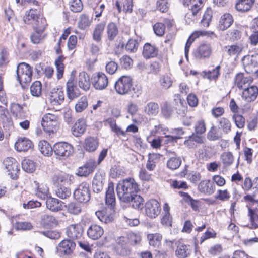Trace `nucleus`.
Listing matches in <instances>:
<instances>
[{
	"label": "nucleus",
	"instance_id": "nucleus-62",
	"mask_svg": "<svg viewBox=\"0 0 258 258\" xmlns=\"http://www.w3.org/2000/svg\"><path fill=\"white\" fill-rule=\"evenodd\" d=\"M206 124L203 119L198 120L195 124V132L196 134L201 135L206 131Z\"/></svg>",
	"mask_w": 258,
	"mask_h": 258
},
{
	"label": "nucleus",
	"instance_id": "nucleus-31",
	"mask_svg": "<svg viewBox=\"0 0 258 258\" xmlns=\"http://www.w3.org/2000/svg\"><path fill=\"white\" fill-rule=\"evenodd\" d=\"M144 58L149 59L156 57L158 54V49L150 43H146L143 47L142 52Z\"/></svg>",
	"mask_w": 258,
	"mask_h": 258
},
{
	"label": "nucleus",
	"instance_id": "nucleus-64",
	"mask_svg": "<svg viewBox=\"0 0 258 258\" xmlns=\"http://www.w3.org/2000/svg\"><path fill=\"white\" fill-rule=\"evenodd\" d=\"M173 111V107L170 104L165 103L161 107V113L166 118H169Z\"/></svg>",
	"mask_w": 258,
	"mask_h": 258
},
{
	"label": "nucleus",
	"instance_id": "nucleus-48",
	"mask_svg": "<svg viewBox=\"0 0 258 258\" xmlns=\"http://www.w3.org/2000/svg\"><path fill=\"white\" fill-rule=\"evenodd\" d=\"M18 107L19 108V110L17 113H16L15 117L17 120H19V124L20 126L22 129L27 130L29 128L30 121L28 120H22V117L21 113L22 112V109L20 107L19 105H18Z\"/></svg>",
	"mask_w": 258,
	"mask_h": 258
},
{
	"label": "nucleus",
	"instance_id": "nucleus-47",
	"mask_svg": "<svg viewBox=\"0 0 258 258\" xmlns=\"http://www.w3.org/2000/svg\"><path fill=\"white\" fill-rule=\"evenodd\" d=\"M69 213L73 215H78L82 211V204L80 203L71 202L67 206Z\"/></svg>",
	"mask_w": 258,
	"mask_h": 258
},
{
	"label": "nucleus",
	"instance_id": "nucleus-15",
	"mask_svg": "<svg viewBox=\"0 0 258 258\" xmlns=\"http://www.w3.org/2000/svg\"><path fill=\"white\" fill-rule=\"evenodd\" d=\"M66 234L72 239H80L83 234V227L80 224L70 225L67 228Z\"/></svg>",
	"mask_w": 258,
	"mask_h": 258
},
{
	"label": "nucleus",
	"instance_id": "nucleus-5",
	"mask_svg": "<svg viewBox=\"0 0 258 258\" xmlns=\"http://www.w3.org/2000/svg\"><path fill=\"white\" fill-rule=\"evenodd\" d=\"M53 150L56 157L59 159L66 158L73 152V146L67 142H58L53 146Z\"/></svg>",
	"mask_w": 258,
	"mask_h": 258
},
{
	"label": "nucleus",
	"instance_id": "nucleus-56",
	"mask_svg": "<svg viewBox=\"0 0 258 258\" xmlns=\"http://www.w3.org/2000/svg\"><path fill=\"white\" fill-rule=\"evenodd\" d=\"M88 106V100L85 96L80 98L75 105V110L77 112H81Z\"/></svg>",
	"mask_w": 258,
	"mask_h": 258
},
{
	"label": "nucleus",
	"instance_id": "nucleus-43",
	"mask_svg": "<svg viewBox=\"0 0 258 258\" xmlns=\"http://www.w3.org/2000/svg\"><path fill=\"white\" fill-rule=\"evenodd\" d=\"M46 22L45 19L38 16L34 21V23L31 25L36 32H43L46 26Z\"/></svg>",
	"mask_w": 258,
	"mask_h": 258
},
{
	"label": "nucleus",
	"instance_id": "nucleus-41",
	"mask_svg": "<svg viewBox=\"0 0 258 258\" xmlns=\"http://www.w3.org/2000/svg\"><path fill=\"white\" fill-rule=\"evenodd\" d=\"M105 25L104 23H101L95 26L92 36L93 40L96 42H101Z\"/></svg>",
	"mask_w": 258,
	"mask_h": 258
},
{
	"label": "nucleus",
	"instance_id": "nucleus-4",
	"mask_svg": "<svg viewBox=\"0 0 258 258\" xmlns=\"http://www.w3.org/2000/svg\"><path fill=\"white\" fill-rule=\"evenodd\" d=\"M133 87V79L128 76L120 77L115 82L114 87L116 92L120 95L128 94Z\"/></svg>",
	"mask_w": 258,
	"mask_h": 258
},
{
	"label": "nucleus",
	"instance_id": "nucleus-58",
	"mask_svg": "<svg viewBox=\"0 0 258 258\" xmlns=\"http://www.w3.org/2000/svg\"><path fill=\"white\" fill-rule=\"evenodd\" d=\"M221 160L224 166H229L234 161V157L232 153L230 152H224L221 155Z\"/></svg>",
	"mask_w": 258,
	"mask_h": 258
},
{
	"label": "nucleus",
	"instance_id": "nucleus-50",
	"mask_svg": "<svg viewBox=\"0 0 258 258\" xmlns=\"http://www.w3.org/2000/svg\"><path fill=\"white\" fill-rule=\"evenodd\" d=\"M41 223L44 225L52 226L57 224V220L52 215L43 214L41 217Z\"/></svg>",
	"mask_w": 258,
	"mask_h": 258
},
{
	"label": "nucleus",
	"instance_id": "nucleus-18",
	"mask_svg": "<svg viewBox=\"0 0 258 258\" xmlns=\"http://www.w3.org/2000/svg\"><path fill=\"white\" fill-rule=\"evenodd\" d=\"M244 46L241 43L229 45L224 47V51L230 57H237L244 49Z\"/></svg>",
	"mask_w": 258,
	"mask_h": 258
},
{
	"label": "nucleus",
	"instance_id": "nucleus-45",
	"mask_svg": "<svg viewBox=\"0 0 258 258\" xmlns=\"http://www.w3.org/2000/svg\"><path fill=\"white\" fill-rule=\"evenodd\" d=\"M136 193L132 195V199L130 200L132 206L137 209H141L143 208L144 200L143 198Z\"/></svg>",
	"mask_w": 258,
	"mask_h": 258
},
{
	"label": "nucleus",
	"instance_id": "nucleus-34",
	"mask_svg": "<svg viewBox=\"0 0 258 258\" xmlns=\"http://www.w3.org/2000/svg\"><path fill=\"white\" fill-rule=\"evenodd\" d=\"M191 251L189 245L180 243L177 246L175 254L179 258H186L190 254Z\"/></svg>",
	"mask_w": 258,
	"mask_h": 258
},
{
	"label": "nucleus",
	"instance_id": "nucleus-20",
	"mask_svg": "<svg viewBox=\"0 0 258 258\" xmlns=\"http://www.w3.org/2000/svg\"><path fill=\"white\" fill-rule=\"evenodd\" d=\"M252 79L248 77L244 76L243 73L237 74L234 79L235 85L240 89L248 87L252 83Z\"/></svg>",
	"mask_w": 258,
	"mask_h": 258
},
{
	"label": "nucleus",
	"instance_id": "nucleus-11",
	"mask_svg": "<svg viewBox=\"0 0 258 258\" xmlns=\"http://www.w3.org/2000/svg\"><path fill=\"white\" fill-rule=\"evenodd\" d=\"M5 169L12 179H17L19 172L18 163L13 158H7L3 162Z\"/></svg>",
	"mask_w": 258,
	"mask_h": 258
},
{
	"label": "nucleus",
	"instance_id": "nucleus-57",
	"mask_svg": "<svg viewBox=\"0 0 258 258\" xmlns=\"http://www.w3.org/2000/svg\"><path fill=\"white\" fill-rule=\"evenodd\" d=\"M203 0H180L184 6L188 8H198L201 9L203 7Z\"/></svg>",
	"mask_w": 258,
	"mask_h": 258
},
{
	"label": "nucleus",
	"instance_id": "nucleus-3",
	"mask_svg": "<svg viewBox=\"0 0 258 258\" xmlns=\"http://www.w3.org/2000/svg\"><path fill=\"white\" fill-rule=\"evenodd\" d=\"M16 72L17 79L22 86L31 81L32 68L29 64L25 62L19 63L17 66Z\"/></svg>",
	"mask_w": 258,
	"mask_h": 258
},
{
	"label": "nucleus",
	"instance_id": "nucleus-1",
	"mask_svg": "<svg viewBox=\"0 0 258 258\" xmlns=\"http://www.w3.org/2000/svg\"><path fill=\"white\" fill-rule=\"evenodd\" d=\"M139 190L138 184L133 178H127L120 181L116 186L117 195L120 201L129 203L132 195Z\"/></svg>",
	"mask_w": 258,
	"mask_h": 258
},
{
	"label": "nucleus",
	"instance_id": "nucleus-55",
	"mask_svg": "<svg viewBox=\"0 0 258 258\" xmlns=\"http://www.w3.org/2000/svg\"><path fill=\"white\" fill-rule=\"evenodd\" d=\"M181 160L176 156L171 157L167 161V167L171 170L177 169L181 165Z\"/></svg>",
	"mask_w": 258,
	"mask_h": 258
},
{
	"label": "nucleus",
	"instance_id": "nucleus-36",
	"mask_svg": "<svg viewBox=\"0 0 258 258\" xmlns=\"http://www.w3.org/2000/svg\"><path fill=\"white\" fill-rule=\"evenodd\" d=\"M46 207L52 211H58L61 210L62 202L56 198L49 197L45 202Z\"/></svg>",
	"mask_w": 258,
	"mask_h": 258
},
{
	"label": "nucleus",
	"instance_id": "nucleus-26",
	"mask_svg": "<svg viewBox=\"0 0 258 258\" xmlns=\"http://www.w3.org/2000/svg\"><path fill=\"white\" fill-rule=\"evenodd\" d=\"M105 202L110 208H113L115 205V196L114 190V185L110 182L108 184L107 190L106 191Z\"/></svg>",
	"mask_w": 258,
	"mask_h": 258
},
{
	"label": "nucleus",
	"instance_id": "nucleus-29",
	"mask_svg": "<svg viewBox=\"0 0 258 258\" xmlns=\"http://www.w3.org/2000/svg\"><path fill=\"white\" fill-rule=\"evenodd\" d=\"M233 22V19L231 14L229 13L224 14L221 16L220 19L218 28L220 30L224 31L229 28Z\"/></svg>",
	"mask_w": 258,
	"mask_h": 258
},
{
	"label": "nucleus",
	"instance_id": "nucleus-27",
	"mask_svg": "<svg viewBox=\"0 0 258 258\" xmlns=\"http://www.w3.org/2000/svg\"><path fill=\"white\" fill-rule=\"evenodd\" d=\"M78 83L79 87L85 91H88L91 86L90 78L85 72H82L79 73Z\"/></svg>",
	"mask_w": 258,
	"mask_h": 258
},
{
	"label": "nucleus",
	"instance_id": "nucleus-19",
	"mask_svg": "<svg viewBox=\"0 0 258 258\" xmlns=\"http://www.w3.org/2000/svg\"><path fill=\"white\" fill-rule=\"evenodd\" d=\"M33 147L32 141L26 137L19 138L15 144V148L19 152H26Z\"/></svg>",
	"mask_w": 258,
	"mask_h": 258
},
{
	"label": "nucleus",
	"instance_id": "nucleus-42",
	"mask_svg": "<svg viewBox=\"0 0 258 258\" xmlns=\"http://www.w3.org/2000/svg\"><path fill=\"white\" fill-rule=\"evenodd\" d=\"M149 244L154 247H158L161 243L162 236L161 234H149L147 236Z\"/></svg>",
	"mask_w": 258,
	"mask_h": 258
},
{
	"label": "nucleus",
	"instance_id": "nucleus-14",
	"mask_svg": "<svg viewBox=\"0 0 258 258\" xmlns=\"http://www.w3.org/2000/svg\"><path fill=\"white\" fill-rule=\"evenodd\" d=\"M71 178L69 174L61 172L54 174L52 179L53 184L58 187L71 185L72 183Z\"/></svg>",
	"mask_w": 258,
	"mask_h": 258
},
{
	"label": "nucleus",
	"instance_id": "nucleus-22",
	"mask_svg": "<svg viewBox=\"0 0 258 258\" xmlns=\"http://www.w3.org/2000/svg\"><path fill=\"white\" fill-rule=\"evenodd\" d=\"M66 91L67 96L70 100H73L79 96V91L75 85L73 78H70L67 82Z\"/></svg>",
	"mask_w": 258,
	"mask_h": 258
},
{
	"label": "nucleus",
	"instance_id": "nucleus-40",
	"mask_svg": "<svg viewBox=\"0 0 258 258\" xmlns=\"http://www.w3.org/2000/svg\"><path fill=\"white\" fill-rule=\"evenodd\" d=\"M38 147L41 153L46 156H49L53 151V147H51L48 142L44 140L39 142Z\"/></svg>",
	"mask_w": 258,
	"mask_h": 258
},
{
	"label": "nucleus",
	"instance_id": "nucleus-8",
	"mask_svg": "<svg viewBox=\"0 0 258 258\" xmlns=\"http://www.w3.org/2000/svg\"><path fill=\"white\" fill-rule=\"evenodd\" d=\"M212 53V48L209 43H202L200 44L193 51L194 56L198 59H205L209 58Z\"/></svg>",
	"mask_w": 258,
	"mask_h": 258
},
{
	"label": "nucleus",
	"instance_id": "nucleus-60",
	"mask_svg": "<svg viewBox=\"0 0 258 258\" xmlns=\"http://www.w3.org/2000/svg\"><path fill=\"white\" fill-rule=\"evenodd\" d=\"M139 43L137 40L130 39L125 46V49L128 52H135L137 51Z\"/></svg>",
	"mask_w": 258,
	"mask_h": 258
},
{
	"label": "nucleus",
	"instance_id": "nucleus-10",
	"mask_svg": "<svg viewBox=\"0 0 258 258\" xmlns=\"http://www.w3.org/2000/svg\"><path fill=\"white\" fill-rule=\"evenodd\" d=\"M76 244L70 239H64L60 242L56 247V252L60 256L70 255L75 247Z\"/></svg>",
	"mask_w": 258,
	"mask_h": 258
},
{
	"label": "nucleus",
	"instance_id": "nucleus-59",
	"mask_svg": "<svg viewBox=\"0 0 258 258\" xmlns=\"http://www.w3.org/2000/svg\"><path fill=\"white\" fill-rule=\"evenodd\" d=\"M42 86L39 81L34 82L30 87V91L32 95L38 97L41 94Z\"/></svg>",
	"mask_w": 258,
	"mask_h": 258
},
{
	"label": "nucleus",
	"instance_id": "nucleus-28",
	"mask_svg": "<svg viewBox=\"0 0 258 258\" xmlns=\"http://www.w3.org/2000/svg\"><path fill=\"white\" fill-rule=\"evenodd\" d=\"M64 95L63 92L57 89L56 90L51 92L50 96V100L53 105L61 104L64 101Z\"/></svg>",
	"mask_w": 258,
	"mask_h": 258
},
{
	"label": "nucleus",
	"instance_id": "nucleus-23",
	"mask_svg": "<svg viewBox=\"0 0 258 258\" xmlns=\"http://www.w3.org/2000/svg\"><path fill=\"white\" fill-rule=\"evenodd\" d=\"M86 126L85 120L83 118H79L72 128V134L76 137L80 136L85 133Z\"/></svg>",
	"mask_w": 258,
	"mask_h": 258
},
{
	"label": "nucleus",
	"instance_id": "nucleus-17",
	"mask_svg": "<svg viewBox=\"0 0 258 258\" xmlns=\"http://www.w3.org/2000/svg\"><path fill=\"white\" fill-rule=\"evenodd\" d=\"M96 215L101 222L107 224L113 221L114 219V210L113 208L108 207L96 212Z\"/></svg>",
	"mask_w": 258,
	"mask_h": 258
},
{
	"label": "nucleus",
	"instance_id": "nucleus-37",
	"mask_svg": "<svg viewBox=\"0 0 258 258\" xmlns=\"http://www.w3.org/2000/svg\"><path fill=\"white\" fill-rule=\"evenodd\" d=\"M254 0H238L235 5L236 9L241 12L249 11L254 3Z\"/></svg>",
	"mask_w": 258,
	"mask_h": 258
},
{
	"label": "nucleus",
	"instance_id": "nucleus-9",
	"mask_svg": "<svg viewBox=\"0 0 258 258\" xmlns=\"http://www.w3.org/2000/svg\"><path fill=\"white\" fill-rule=\"evenodd\" d=\"M145 211L147 216L151 218H155L160 213V205L157 200H150L145 205Z\"/></svg>",
	"mask_w": 258,
	"mask_h": 258
},
{
	"label": "nucleus",
	"instance_id": "nucleus-24",
	"mask_svg": "<svg viewBox=\"0 0 258 258\" xmlns=\"http://www.w3.org/2000/svg\"><path fill=\"white\" fill-rule=\"evenodd\" d=\"M103 229L97 224H92L87 230V235L93 240L99 239L103 234Z\"/></svg>",
	"mask_w": 258,
	"mask_h": 258
},
{
	"label": "nucleus",
	"instance_id": "nucleus-35",
	"mask_svg": "<svg viewBox=\"0 0 258 258\" xmlns=\"http://www.w3.org/2000/svg\"><path fill=\"white\" fill-rule=\"evenodd\" d=\"M99 145L98 140L94 137H89L84 141V148L88 152L95 151Z\"/></svg>",
	"mask_w": 258,
	"mask_h": 258
},
{
	"label": "nucleus",
	"instance_id": "nucleus-6",
	"mask_svg": "<svg viewBox=\"0 0 258 258\" xmlns=\"http://www.w3.org/2000/svg\"><path fill=\"white\" fill-rule=\"evenodd\" d=\"M74 197L80 203H86L90 199V190L89 184L82 182L74 192Z\"/></svg>",
	"mask_w": 258,
	"mask_h": 258
},
{
	"label": "nucleus",
	"instance_id": "nucleus-46",
	"mask_svg": "<svg viewBox=\"0 0 258 258\" xmlns=\"http://www.w3.org/2000/svg\"><path fill=\"white\" fill-rule=\"evenodd\" d=\"M69 185H65L58 187L56 190V194L59 198L64 199H67L71 195V190L69 188Z\"/></svg>",
	"mask_w": 258,
	"mask_h": 258
},
{
	"label": "nucleus",
	"instance_id": "nucleus-39",
	"mask_svg": "<svg viewBox=\"0 0 258 258\" xmlns=\"http://www.w3.org/2000/svg\"><path fill=\"white\" fill-rule=\"evenodd\" d=\"M144 112L149 116H155L159 111V106L158 104L154 102L147 103L144 108Z\"/></svg>",
	"mask_w": 258,
	"mask_h": 258
},
{
	"label": "nucleus",
	"instance_id": "nucleus-38",
	"mask_svg": "<svg viewBox=\"0 0 258 258\" xmlns=\"http://www.w3.org/2000/svg\"><path fill=\"white\" fill-rule=\"evenodd\" d=\"M38 16L37 10L31 9L29 11H26L23 20L25 24L32 25Z\"/></svg>",
	"mask_w": 258,
	"mask_h": 258
},
{
	"label": "nucleus",
	"instance_id": "nucleus-54",
	"mask_svg": "<svg viewBox=\"0 0 258 258\" xmlns=\"http://www.w3.org/2000/svg\"><path fill=\"white\" fill-rule=\"evenodd\" d=\"M221 137L219 130L215 126H212L207 134V138L210 141H215L220 139Z\"/></svg>",
	"mask_w": 258,
	"mask_h": 258
},
{
	"label": "nucleus",
	"instance_id": "nucleus-30",
	"mask_svg": "<svg viewBox=\"0 0 258 258\" xmlns=\"http://www.w3.org/2000/svg\"><path fill=\"white\" fill-rule=\"evenodd\" d=\"M35 186V195L42 200H44L48 197L49 188L46 184H40L37 181H34Z\"/></svg>",
	"mask_w": 258,
	"mask_h": 258
},
{
	"label": "nucleus",
	"instance_id": "nucleus-63",
	"mask_svg": "<svg viewBox=\"0 0 258 258\" xmlns=\"http://www.w3.org/2000/svg\"><path fill=\"white\" fill-rule=\"evenodd\" d=\"M91 22L88 16L86 15H82L78 23V26L81 29H85L90 26Z\"/></svg>",
	"mask_w": 258,
	"mask_h": 258
},
{
	"label": "nucleus",
	"instance_id": "nucleus-21",
	"mask_svg": "<svg viewBox=\"0 0 258 258\" xmlns=\"http://www.w3.org/2000/svg\"><path fill=\"white\" fill-rule=\"evenodd\" d=\"M0 120L3 127H6V129L9 130L13 127V123L8 109L2 106H0Z\"/></svg>",
	"mask_w": 258,
	"mask_h": 258
},
{
	"label": "nucleus",
	"instance_id": "nucleus-12",
	"mask_svg": "<svg viewBox=\"0 0 258 258\" xmlns=\"http://www.w3.org/2000/svg\"><path fill=\"white\" fill-rule=\"evenodd\" d=\"M108 84V79L104 73L98 72L94 76L93 85L96 90H103L107 87Z\"/></svg>",
	"mask_w": 258,
	"mask_h": 258
},
{
	"label": "nucleus",
	"instance_id": "nucleus-49",
	"mask_svg": "<svg viewBox=\"0 0 258 258\" xmlns=\"http://www.w3.org/2000/svg\"><path fill=\"white\" fill-rule=\"evenodd\" d=\"M248 216L249 217L251 228L252 229L258 228V214L253 209L249 208Z\"/></svg>",
	"mask_w": 258,
	"mask_h": 258
},
{
	"label": "nucleus",
	"instance_id": "nucleus-32",
	"mask_svg": "<svg viewBox=\"0 0 258 258\" xmlns=\"http://www.w3.org/2000/svg\"><path fill=\"white\" fill-rule=\"evenodd\" d=\"M188 8V11L185 15L184 19L186 24H191L197 20L199 12L201 9H198V8Z\"/></svg>",
	"mask_w": 258,
	"mask_h": 258
},
{
	"label": "nucleus",
	"instance_id": "nucleus-33",
	"mask_svg": "<svg viewBox=\"0 0 258 258\" xmlns=\"http://www.w3.org/2000/svg\"><path fill=\"white\" fill-rule=\"evenodd\" d=\"M198 189L201 192L207 195H211L215 191L214 185L210 180L202 181L198 185Z\"/></svg>",
	"mask_w": 258,
	"mask_h": 258
},
{
	"label": "nucleus",
	"instance_id": "nucleus-51",
	"mask_svg": "<svg viewBox=\"0 0 258 258\" xmlns=\"http://www.w3.org/2000/svg\"><path fill=\"white\" fill-rule=\"evenodd\" d=\"M64 57L63 56H59L55 61V64L56 66L57 72V78L60 79L63 75L64 66L63 63Z\"/></svg>",
	"mask_w": 258,
	"mask_h": 258
},
{
	"label": "nucleus",
	"instance_id": "nucleus-25",
	"mask_svg": "<svg viewBox=\"0 0 258 258\" xmlns=\"http://www.w3.org/2000/svg\"><path fill=\"white\" fill-rule=\"evenodd\" d=\"M104 181L105 178L103 174L96 173L92 181L93 190L96 193L100 192L103 189Z\"/></svg>",
	"mask_w": 258,
	"mask_h": 258
},
{
	"label": "nucleus",
	"instance_id": "nucleus-2",
	"mask_svg": "<svg viewBox=\"0 0 258 258\" xmlns=\"http://www.w3.org/2000/svg\"><path fill=\"white\" fill-rule=\"evenodd\" d=\"M41 125L44 131L49 135L56 133L59 128L58 116L53 113H47L42 118Z\"/></svg>",
	"mask_w": 258,
	"mask_h": 258
},
{
	"label": "nucleus",
	"instance_id": "nucleus-53",
	"mask_svg": "<svg viewBox=\"0 0 258 258\" xmlns=\"http://www.w3.org/2000/svg\"><path fill=\"white\" fill-rule=\"evenodd\" d=\"M23 169L28 173H32L35 170L34 162L29 159H24L22 162Z\"/></svg>",
	"mask_w": 258,
	"mask_h": 258
},
{
	"label": "nucleus",
	"instance_id": "nucleus-44",
	"mask_svg": "<svg viewBox=\"0 0 258 258\" xmlns=\"http://www.w3.org/2000/svg\"><path fill=\"white\" fill-rule=\"evenodd\" d=\"M107 38L109 41L113 40L118 33V29L115 23L111 22L107 26Z\"/></svg>",
	"mask_w": 258,
	"mask_h": 258
},
{
	"label": "nucleus",
	"instance_id": "nucleus-52",
	"mask_svg": "<svg viewBox=\"0 0 258 258\" xmlns=\"http://www.w3.org/2000/svg\"><path fill=\"white\" fill-rule=\"evenodd\" d=\"M173 81L170 76L164 75L161 76L159 79V83L162 88L167 89L172 84Z\"/></svg>",
	"mask_w": 258,
	"mask_h": 258
},
{
	"label": "nucleus",
	"instance_id": "nucleus-16",
	"mask_svg": "<svg viewBox=\"0 0 258 258\" xmlns=\"http://www.w3.org/2000/svg\"><path fill=\"white\" fill-rule=\"evenodd\" d=\"M258 95V88L256 86L252 85L244 89L242 92L241 97L247 102L254 101Z\"/></svg>",
	"mask_w": 258,
	"mask_h": 258
},
{
	"label": "nucleus",
	"instance_id": "nucleus-13",
	"mask_svg": "<svg viewBox=\"0 0 258 258\" xmlns=\"http://www.w3.org/2000/svg\"><path fill=\"white\" fill-rule=\"evenodd\" d=\"M96 167L97 164L95 160L93 159H90L83 166L78 168L77 174L79 176L86 177L92 173Z\"/></svg>",
	"mask_w": 258,
	"mask_h": 258
},
{
	"label": "nucleus",
	"instance_id": "nucleus-7",
	"mask_svg": "<svg viewBox=\"0 0 258 258\" xmlns=\"http://www.w3.org/2000/svg\"><path fill=\"white\" fill-rule=\"evenodd\" d=\"M241 61L245 72L248 74L253 73L258 69V54L245 55Z\"/></svg>",
	"mask_w": 258,
	"mask_h": 258
},
{
	"label": "nucleus",
	"instance_id": "nucleus-61",
	"mask_svg": "<svg viewBox=\"0 0 258 258\" xmlns=\"http://www.w3.org/2000/svg\"><path fill=\"white\" fill-rule=\"evenodd\" d=\"M219 128H221L225 133H229L231 128L230 121L225 117L221 118L219 120Z\"/></svg>",
	"mask_w": 258,
	"mask_h": 258
}]
</instances>
